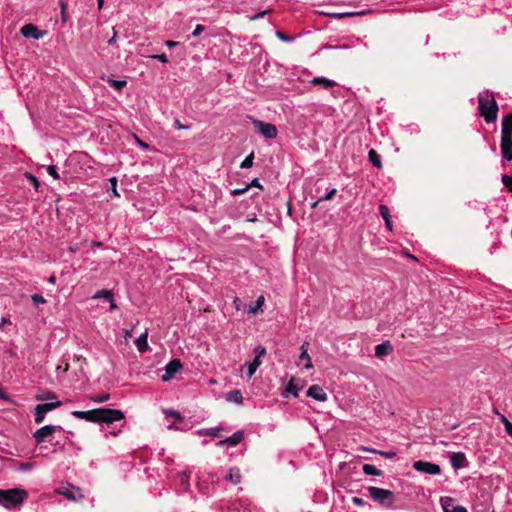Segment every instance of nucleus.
Listing matches in <instances>:
<instances>
[{
    "label": "nucleus",
    "instance_id": "52",
    "mask_svg": "<svg viewBox=\"0 0 512 512\" xmlns=\"http://www.w3.org/2000/svg\"><path fill=\"white\" fill-rule=\"evenodd\" d=\"M34 464L31 462H25L20 464V469L23 471L31 470L33 468Z\"/></svg>",
    "mask_w": 512,
    "mask_h": 512
},
{
    "label": "nucleus",
    "instance_id": "43",
    "mask_svg": "<svg viewBox=\"0 0 512 512\" xmlns=\"http://www.w3.org/2000/svg\"><path fill=\"white\" fill-rule=\"evenodd\" d=\"M254 354H255V357H258V359H260L262 356H264L266 354V348L263 346H257L254 349Z\"/></svg>",
    "mask_w": 512,
    "mask_h": 512
},
{
    "label": "nucleus",
    "instance_id": "49",
    "mask_svg": "<svg viewBox=\"0 0 512 512\" xmlns=\"http://www.w3.org/2000/svg\"><path fill=\"white\" fill-rule=\"evenodd\" d=\"M0 398L6 402L13 403L12 398L0 387Z\"/></svg>",
    "mask_w": 512,
    "mask_h": 512
},
{
    "label": "nucleus",
    "instance_id": "61",
    "mask_svg": "<svg viewBox=\"0 0 512 512\" xmlns=\"http://www.w3.org/2000/svg\"><path fill=\"white\" fill-rule=\"evenodd\" d=\"M246 190H247V188H244V189H236V190H234V191H233V194H234V195H238V194L243 193V192H244V191H246Z\"/></svg>",
    "mask_w": 512,
    "mask_h": 512
},
{
    "label": "nucleus",
    "instance_id": "48",
    "mask_svg": "<svg viewBox=\"0 0 512 512\" xmlns=\"http://www.w3.org/2000/svg\"><path fill=\"white\" fill-rule=\"evenodd\" d=\"M276 36L278 39L284 41V42H290L292 41V38L290 36L285 35L284 33L277 31Z\"/></svg>",
    "mask_w": 512,
    "mask_h": 512
},
{
    "label": "nucleus",
    "instance_id": "56",
    "mask_svg": "<svg viewBox=\"0 0 512 512\" xmlns=\"http://www.w3.org/2000/svg\"><path fill=\"white\" fill-rule=\"evenodd\" d=\"M179 43L176 42V41H171V40H167L165 42V45L168 47V48H173V47H176Z\"/></svg>",
    "mask_w": 512,
    "mask_h": 512
},
{
    "label": "nucleus",
    "instance_id": "7",
    "mask_svg": "<svg viewBox=\"0 0 512 512\" xmlns=\"http://www.w3.org/2000/svg\"><path fill=\"white\" fill-rule=\"evenodd\" d=\"M413 468L420 473L429 474V475H439L441 473V468L438 464L428 462V461H415L413 463Z\"/></svg>",
    "mask_w": 512,
    "mask_h": 512
},
{
    "label": "nucleus",
    "instance_id": "8",
    "mask_svg": "<svg viewBox=\"0 0 512 512\" xmlns=\"http://www.w3.org/2000/svg\"><path fill=\"white\" fill-rule=\"evenodd\" d=\"M182 369V363L180 359H173L169 361L165 366V372L161 376L162 381L167 382L175 377V375Z\"/></svg>",
    "mask_w": 512,
    "mask_h": 512
},
{
    "label": "nucleus",
    "instance_id": "21",
    "mask_svg": "<svg viewBox=\"0 0 512 512\" xmlns=\"http://www.w3.org/2000/svg\"><path fill=\"white\" fill-rule=\"evenodd\" d=\"M147 338H148V331L146 330L144 333H142L135 341V344L137 346V349L139 350V352L143 353V352H146L148 350V342H147Z\"/></svg>",
    "mask_w": 512,
    "mask_h": 512
},
{
    "label": "nucleus",
    "instance_id": "22",
    "mask_svg": "<svg viewBox=\"0 0 512 512\" xmlns=\"http://www.w3.org/2000/svg\"><path fill=\"white\" fill-rule=\"evenodd\" d=\"M221 430H222V428L219 426L212 427V428H203V429H198L197 431H195V434L198 436L218 437L219 432Z\"/></svg>",
    "mask_w": 512,
    "mask_h": 512
},
{
    "label": "nucleus",
    "instance_id": "32",
    "mask_svg": "<svg viewBox=\"0 0 512 512\" xmlns=\"http://www.w3.org/2000/svg\"><path fill=\"white\" fill-rule=\"evenodd\" d=\"M362 450L364 451H369V452H373V453H378L382 456H384L385 458H388V459H392L396 456V453L393 452V451H380V450H376V449H372V448H367V447H363Z\"/></svg>",
    "mask_w": 512,
    "mask_h": 512
},
{
    "label": "nucleus",
    "instance_id": "1",
    "mask_svg": "<svg viewBox=\"0 0 512 512\" xmlns=\"http://www.w3.org/2000/svg\"><path fill=\"white\" fill-rule=\"evenodd\" d=\"M72 415L77 419H83L89 422H99L106 424L109 428L114 422L124 419V413L118 409L98 408L90 411H73Z\"/></svg>",
    "mask_w": 512,
    "mask_h": 512
},
{
    "label": "nucleus",
    "instance_id": "33",
    "mask_svg": "<svg viewBox=\"0 0 512 512\" xmlns=\"http://www.w3.org/2000/svg\"><path fill=\"white\" fill-rule=\"evenodd\" d=\"M364 12H342V13H332L330 14L331 17L336 19H341L343 17H352L356 15H362Z\"/></svg>",
    "mask_w": 512,
    "mask_h": 512
},
{
    "label": "nucleus",
    "instance_id": "25",
    "mask_svg": "<svg viewBox=\"0 0 512 512\" xmlns=\"http://www.w3.org/2000/svg\"><path fill=\"white\" fill-rule=\"evenodd\" d=\"M226 400L229 402H233L236 404H242L243 403V396L240 390H233L226 394Z\"/></svg>",
    "mask_w": 512,
    "mask_h": 512
},
{
    "label": "nucleus",
    "instance_id": "23",
    "mask_svg": "<svg viewBox=\"0 0 512 512\" xmlns=\"http://www.w3.org/2000/svg\"><path fill=\"white\" fill-rule=\"evenodd\" d=\"M312 84L321 85L325 89L332 88L336 85V82L325 77H314L311 80Z\"/></svg>",
    "mask_w": 512,
    "mask_h": 512
},
{
    "label": "nucleus",
    "instance_id": "29",
    "mask_svg": "<svg viewBox=\"0 0 512 512\" xmlns=\"http://www.w3.org/2000/svg\"><path fill=\"white\" fill-rule=\"evenodd\" d=\"M368 158L375 167L380 168L382 166L380 155L374 149L369 150Z\"/></svg>",
    "mask_w": 512,
    "mask_h": 512
},
{
    "label": "nucleus",
    "instance_id": "5",
    "mask_svg": "<svg viewBox=\"0 0 512 512\" xmlns=\"http://www.w3.org/2000/svg\"><path fill=\"white\" fill-rule=\"evenodd\" d=\"M62 427L59 425H45L38 430H36L33 434V437L38 445L44 443L45 441L52 442V435L55 432L62 431Z\"/></svg>",
    "mask_w": 512,
    "mask_h": 512
},
{
    "label": "nucleus",
    "instance_id": "35",
    "mask_svg": "<svg viewBox=\"0 0 512 512\" xmlns=\"http://www.w3.org/2000/svg\"><path fill=\"white\" fill-rule=\"evenodd\" d=\"M379 213L384 220L391 219L390 210L386 205L381 204L379 206Z\"/></svg>",
    "mask_w": 512,
    "mask_h": 512
},
{
    "label": "nucleus",
    "instance_id": "59",
    "mask_svg": "<svg viewBox=\"0 0 512 512\" xmlns=\"http://www.w3.org/2000/svg\"><path fill=\"white\" fill-rule=\"evenodd\" d=\"M385 221V224H386V227L391 230L392 229V221L391 219H387V220H384Z\"/></svg>",
    "mask_w": 512,
    "mask_h": 512
},
{
    "label": "nucleus",
    "instance_id": "31",
    "mask_svg": "<svg viewBox=\"0 0 512 512\" xmlns=\"http://www.w3.org/2000/svg\"><path fill=\"white\" fill-rule=\"evenodd\" d=\"M107 82L110 85V87L114 88L117 91H121L127 84L125 80H114L111 78H108Z\"/></svg>",
    "mask_w": 512,
    "mask_h": 512
},
{
    "label": "nucleus",
    "instance_id": "45",
    "mask_svg": "<svg viewBox=\"0 0 512 512\" xmlns=\"http://www.w3.org/2000/svg\"><path fill=\"white\" fill-rule=\"evenodd\" d=\"M134 139H135V142L137 143V145L142 149V150H148L149 148V145L145 142H143L141 139H139L138 136L136 135H133Z\"/></svg>",
    "mask_w": 512,
    "mask_h": 512
},
{
    "label": "nucleus",
    "instance_id": "51",
    "mask_svg": "<svg viewBox=\"0 0 512 512\" xmlns=\"http://www.w3.org/2000/svg\"><path fill=\"white\" fill-rule=\"evenodd\" d=\"M151 58L157 59V60H159L162 63H167L168 62V57H167L166 54L153 55V56H151Z\"/></svg>",
    "mask_w": 512,
    "mask_h": 512
},
{
    "label": "nucleus",
    "instance_id": "53",
    "mask_svg": "<svg viewBox=\"0 0 512 512\" xmlns=\"http://www.w3.org/2000/svg\"><path fill=\"white\" fill-rule=\"evenodd\" d=\"M6 325H11V321L8 318L2 317L0 321V329L4 330Z\"/></svg>",
    "mask_w": 512,
    "mask_h": 512
},
{
    "label": "nucleus",
    "instance_id": "36",
    "mask_svg": "<svg viewBox=\"0 0 512 512\" xmlns=\"http://www.w3.org/2000/svg\"><path fill=\"white\" fill-rule=\"evenodd\" d=\"M298 390H299V387L297 385H295L292 381L289 382V384L287 385V388H286V392L289 394H292L294 397L298 396Z\"/></svg>",
    "mask_w": 512,
    "mask_h": 512
},
{
    "label": "nucleus",
    "instance_id": "13",
    "mask_svg": "<svg viewBox=\"0 0 512 512\" xmlns=\"http://www.w3.org/2000/svg\"><path fill=\"white\" fill-rule=\"evenodd\" d=\"M21 34L24 36V37H27V38H33V39H40L43 37V32L40 31L35 25L33 24H26L24 26H22L21 30H20Z\"/></svg>",
    "mask_w": 512,
    "mask_h": 512
},
{
    "label": "nucleus",
    "instance_id": "63",
    "mask_svg": "<svg viewBox=\"0 0 512 512\" xmlns=\"http://www.w3.org/2000/svg\"><path fill=\"white\" fill-rule=\"evenodd\" d=\"M55 281H56V277H55L54 275H52V276H50V277L48 278V282H49V283H51V284H54V283H55Z\"/></svg>",
    "mask_w": 512,
    "mask_h": 512
},
{
    "label": "nucleus",
    "instance_id": "12",
    "mask_svg": "<svg viewBox=\"0 0 512 512\" xmlns=\"http://www.w3.org/2000/svg\"><path fill=\"white\" fill-rule=\"evenodd\" d=\"M306 394L308 397L313 398L314 400L319 402H325L328 398L324 389L317 384L311 385L308 388Z\"/></svg>",
    "mask_w": 512,
    "mask_h": 512
},
{
    "label": "nucleus",
    "instance_id": "62",
    "mask_svg": "<svg viewBox=\"0 0 512 512\" xmlns=\"http://www.w3.org/2000/svg\"><path fill=\"white\" fill-rule=\"evenodd\" d=\"M29 178H30V179H32L33 184H34L35 186H37V185H38V180H37V178H36V177H34L33 175L29 174Z\"/></svg>",
    "mask_w": 512,
    "mask_h": 512
},
{
    "label": "nucleus",
    "instance_id": "38",
    "mask_svg": "<svg viewBox=\"0 0 512 512\" xmlns=\"http://www.w3.org/2000/svg\"><path fill=\"white\" fill-rule=\"evenodd\" d=\"M109 182L111 184V194L113 196L118 197L119 193L117 191V178L115 176H113V177L109 178Z\"/></svg>",
    "mask_w": 512,
    "mask_h": 512
},
{
    "label": "nucleus",
    "instance_id": "19",
    "mask_svg": "<svg viewBox=\"0 0 512 512\" xmlns=\"http://www.w3.org/2000/svg\"><path fill=\"white\" fill-rule=\"evenodd\" d=\"M501 154L506 161H512V141L501 139Z\"/></svg>",
    "mask_w": 512,
    "mask_h": 512
},
{
    "label": "nucleus",
    "instance_id": "10",
    "mask_svg": "<svg viewBox=\"0 0 512 512\" xmlns=\"http://www.w3.org/2000/svg\"><path fill=\"white\" fill-rule=\"evenodd\" d=\"M454 498L450 496H443L440 498V505L443 512H468L464 506H453Z\"/></svg>",
    "mask_w": 512,
    "mask_h": 512
},
{
    "label": "nucleus",
    "instance_id": "37",
    "mask_svg": "<svg viewBox=\"0 0 512 512\" xmlns=\"http://www.w3.org/2000/svg\"><path fill=\"white\" fill-rule=\"evenodd\" d=\"M91 399L95 403H104L110 399V394L103 393L101 395L94 396Z\"/></svg>",
    "mask_w": 512,
    "mask_h": 512
},
{
    "label": "nucleus",
    "instance_id": "27",
    "mask_svg": "<svg viewBox=\"0 0 512 512\" xmlns=\"http://www.w3.org/2000/svg\"><path fill=\"white\" fill-rule=\"evenodd\" d=\"M362 470L364 474L369 476H380L382 475V471L379 470L377 467L371 464H364L362 467Z\"/></svg>",
    "mask_w": 512,
    "mask_h": 512
},
{
    "label": "nucleus",
    "instance_id": "16",
    "mask_svg": "<svg viewBox=\"0 0 512 512\" xmlns=\"http://www.w3.org/2000/svg\"><path fill=\"white\" fill-rule=\"evenodd\" d=\"M394 348L390 341H384L375 347V356L382 358L393 352Z\"/></svg>",
    "mask_w": 512,
    "mask_h": 512
},
{
    "label": "nucleus",
    "instance_id": "57",
    "mask_svg": "<svg viewBox=\"0 0 512 512\" xmlns=\"http://www.w3.org/2000/svg\"><path fill=\"white\" fill-rule=\"evenodd\" d=\"M233 304H234L235 308L237 310H239L241 307V300L238 297H235L233 300Z\"/></svg>",
    "mask_w": 512,
    "mask_h": 512
},
{
    "label": "nucleus",
    "instance_id": "6",
    "mask_svg": "<svg viewBox=\"0 0 512 512\" xmlns=\"http://www.w3.org/2000/svg\"><path fill=\"white\" fill-rule=\"evenodd\" d=\"M62 405L61 401H54L44 404H39L35 407L34 421L40 424L44 421L46 414Z\"/></svg>",
    "mask_w": 512,
    "mask_h": 512
},
{
    "label": "nucleus",
    "instance_id": "28",
    "mask_svg": "<svg viewBox=\"0 0 512 512\" xmlns=\"http://www.w3.org/2000/svg\"><path fill=\"white\" fill-rule=\"evenodd\" d=\"M112 296L113 293L110 290L102 289L94 294L93 299H104L108 302H112Z\"/></svg>",
    "mask_w": 512,
    "mask_h": 512
},
{
    "label": "nucleus",
    "instance_id": "4",
    "mask_svg": "<svg viewBox=\"0 0 512 512\" xmlns=\"http://www.w3.org/2000/svg\"><path fill=\"white\" fill-rule=\"evenodd\" d=\"M367 492L369 497L382 506L391 507L395 502V495L391 490L369 486Z\"/></svg>",
    "mask_w": 512,
    "mask_h": 512
},
{
    "label": "nucleus",
    "instance_id": "58",
    "mask_svg": "<svg viewBox=\"0 0 512 512\" xmlns=\"http://www.w3.org/2000/svg\"><path fill=\"white\" fill-rule=\"evenodd\" d=\"M109 303H110L111 310H116L118 308V306L114 302V296H112V302H109Z\"/></svg>",
    "mask_w": 512,
    "mask_h": 512
},
{
    "label": "nucleus",
    "instance_id": "60",
    "mask_svg": "<svg viewBox=\"0 0 512 512\" xmlns=\"http://www.w3.org/2000/svg\"><path fill=\"white\" fill-rule=\"evenodd\" d=\"M104 5V0H97V8L98 10H101Z\"/></svg>",
    "mask_w": 512,
    "mask_h": 512
},
{
    "label": "nucleus",
    "instance_id": "3",
    "mask_svg": "<svg viewBox=\"0 0 512 512\" xmlns=\"http://www.w3.org/2000/svg\"><path fill=\"white\" fill-rule=\"evenodd\" d=\"M28 498V492L21 488L0 489V505L6 509L20 507Z\"/></svg>",
    "mask_w": 512,
    "mask_h": 512
},
{
    "label": "nucleus",
    "instance_id": "42",
    "mask_svg": "<svg viewBox=\"0 0 512 512\" xmlns=\"http://www.w3.org/2000/svg\"><path fill=\"white\" fill-rule=\"evenodd\" d=\"M31 299L35 305L44 304L46 302L45 298L40 294H33Z\"/></svg>",
    "mask_w": 512,
    "mask_h": 512
},
{
    "label": "nucleus",
    "instance_id": "50",
    "mask_svg": "<svg viewBox=\"0 0 512 512\" xmlns=\"http://www.w3.org/2000/svg\"><path fill=\"white\" fill-rule=\"evenodd\" d=\"M165 413H166V415H168V416H172V417H174L176 420H179V421H180V420H182V417H181V415L179 414V412H177V411H175V410H168V411H166Z\"/></svg>",
    "mask_w": 512,
    "mask_h": 512
},
{
    "label": "nucleus",
    "instance_id": "14",
    "mask_svg": "<svg viewBox=\"0 0 512 512\" xmlns=\"http://www.w3.org/2000/svg\"><path fill=\"white\" fill-rule=\"evenodd\" d=\"M58 492L59 494L64 495L66 498L71 500H79L84 497L80 488L74 486L63 487L59 489Z\"/></svg>",
    "mask_w": 512,
    "mask_h": 512
},
{
    "label": "nucleus",
    "instance_id": "24",
    "mask_svg": "<svg viewBox=\"0 0 512 512\" xmlns=\"http://www.w3.org/2000/svg\"><path fill=\"white\" fill-rule=\"evenodd\" d=\"M35 399L37 401H45V400H52V402L58 401L55 392L49 391V390L40 391L39 393L36 394Z\"/></svg>",
    "mask_w": 512,
    "mask_h": 512
},
{
    "label": "nucleus",
    "instance_id": "18",
    "mask_svg": "<svg viewBox=\"0 0 512 512\" xmlns=\"http://www.w3.org/2000/svg\"><path fill=\"white\" fill-rule=\"evenodd\" d=\"M308 345H309V343L306 341L301 345V354L299 356L300 361H305V363H304L305 369L313 368V364H312L310 355L308 354Z\"/></svg>",
    "mask_w": 512,
    "mask_h": 512
},
{
    "label": "nucleus",
    "instance_id": "44",
    "mask_svg": "<svg viewBox=\"0 0 512 512\" xmlns=\"http://www.w3.org/2000/svg\"><path fill=\"white\" fill-rule=\"evenodd\" d=\"M503 419L505 431L512 438V422L508 421L505 417Z\"/></svg>",
    "mask_w": 512,
    "mask_h": 512
},
{
    "label": "nucleus",
    "instance_id": "30",
    "mask_svg": "<svg viewBox=\"0 0 512 512\" xmlns=\"http://www.w3.org/2000/svg\"><path fill=\"white\" fill-rule=\"evenodd\" d=\"M261 364V360L258 359V357H254L253 361L250 362L247 366V375L248 377H251L252 375H254V373L256 372V370L258 369V367L260 366Z\"/></svg>",
    "mask_w": 512,
    "mask_h": 512
},
{
    "label": "nucleus",
    "instance_id": "15",
    "mask_svg": "<svg viewBox=\"0 0 512 512\" xmlns=\"http://www.w3.org/2000/svg\"><path fill=\"white\" fill-rule=\"evenodd\" d=\"M501 139L512 141V114L502 119Z\"/></svg>",
    "mask_w": 512,
    "mask_h": 512
},
{
    "label": "nucleus",
    "instance_id": "20",
    "mask_svg": "<svg viewBox=\"0 0 512 512\" xmlns=\"http://www.w3.org/2000/svg\"><path fill=\"white\" fill-rule=\"evenodd\" d=\"M225 479L233 484H239L242 476L238 467H231L225 476Z\"/></svg>",
    "mask_w": 512,
    "mask_h": 512
},
{
    "label": "nucleus",
    "instance_id": "40",
    "mask_svg": "<svg viewBox=\"0 0 512 512\" xmlns=\"http://www.w3.org/2000/svg\"><path fill=\"white\" fill-rule=\"evenodd\" d=\"M337 193L335 188L330 189L324 196L319 198V201H328L331 200Z\"/></svg>",
    "mask_w": 512,
    "mask_h": 512
},
{
    "label": "nucleus",
    "instance_id": "55",
    "mask_svg": "<svg viewBox=\"0 0 512 512\" xmlns=\"http://www.w3.org/2000/svg\"><path fill=\"white\" fill-rule=\"evenodd\" d=\"M174 127L179 129V130L188 129L189 128V126L183 125L178 119H176L174 121Z\"/></svg>",
    "mask_w": 512,
    "mask_h": 512
},
{
    "label": "nucleus",
    "instance_id": "41",
    "mask_svg": "<svg viewBox=\"0 0 512 512\" xmlns=\"http://www.w3.org/2000/svg\"><path fill=\"white\" fill-rule=\"evenodd\" d=\"M47 173L56 180H58L60 178V176L57 172L56 166H54V165H49L47 167Z\"/></svg>",
    "mask_w": 512,
    "mask_h": 512
},
{
    "label": "nucleus",
    "instance_id": "9",
    "mask_svg": "<svg viewBox=\"0 0 512 512\" xmlns=\"http://www.w3.org/2000/svg\"><path fill=\"white\" fill-rule=\"evenodd\" d=\"M258 132L261 133L265 138L274 139L277 136V128L274 124L266 123L263 121L256 120L254 122Z\"/></svg>",
    "mask_w": 512,
    "mask_h": 512
},
{
    "label": "nucleus",
    "instance_id": "64",
    "mask_svg": "<svg viewBox=\"0 0 512 512\" xmlns=\"http://www.w3.org/2000/svg\"><path fill=\"white\" fill-rule=\"evenodd\" d=\"M251 185L260 187V184H259L258 179H254V180L251 182Z\"/></svg>",
    "mask_w": 512,
    "mask_h": 512
},
{
    "label": "nucleus",
    "instance_id": "47",
    "mask_svg": "<svg viewBox=\"0 0 512 512\" xmlns=\"http://www.w3.org/2000/svg\"><path fill=\"white\" fill-rule=\"evenodd\" d=\"M351 501H352V503H353V504H355L356 506H360V507H362V506H365V505H366V502H365L362 498H360V497H356V496H354V497H352Z\"/></svg>",
    "mask_w": 512,
    "mask_h": 512
},
{
    "label": "nucleus",
    "instance_id": "46",
    "mask_svg": "<svg viewBox=\"0 0 512 512\" xmlns=\"http://www.w3.org/2000/svg\"><path fill=\"white\" fill-rule=\"evenodd\" d=\"M205 27L203 25H196L194 31L192 32V37H198L203 31Z\"/></svg>",
    "mask_w": 512,
    "mask_h": 512
},
{
    "label": "nucleus",
    "instance_id": "17",
    "mask_svg": "<svg viewBox=\"0 0 512 512\" xmlns=\"http://www.w3.org/2000/svg\"><path fill=\"white\" fill-rule=\"evenodd\" d=\"M450 463L454 469H459V468L465 467L467 464V459H466L465 454L462 452L453 453L450 457Z\"/></svg>",
    "mask_w": 512,
    "mask_h": 512
},
{
    "label": "nucleus",
    "instance_id": "39",
    "mask_svg": "<svg viewBox=\"0 0 512 512\" xmlns=\"http://www.w3.org/2000/svg\"><path fill=\"white\" fill-rule=\"evenodd\" d=\"M502 183L503 185L509 189L510 192H512V176L510 175H503L502 176Z\"/></svg>",
    "mask_w": 512,
    "mask_h": 512
},
{
    "label": "nucleus",
    "instance_id": "11",
    "mask_svg": "<svg viewBox=\"0 0 512 512\" xmlns=\"http://www.w3.org/2000/svg\"><path fill=\"white\" fill-rule=\"evenodd\" d=\"M244 439V433L242 430H238L235 433H233L231 436L220 440L216 443L218 447H222L224 445H227L229 447H236L240 442H242Z\"/></svg>",
    "mask_w": 512,
    "mask_h": 512
},
{
    "label": "nucleus",
    "instance_id": "54",
    "mask_svg": "<svg viewBox=\"0 0 512 512\" xmlns=\"http://www.w3.org/2000/svg\"><path fill=\"white\" fill-rule=\"evenodd\" d=\"M269 13V10H265V11H262V12H259L257 13L256 15H254L253 17H251L252 20H258V19H261L263 18L266 14Z\"/></svg>",
    "mask_w": 512,
    "mask_h": 512
},
{
    "label": "nucleus",
    "instance_id": "34",
    "mask_svg": "<svg viewBox=\"0 0 512 512\" xmlns=\"http://www.w3.org/2000/svg\"><path fill=\"white\" fill-rule=\"evenodd\" d=\"M253 159H254V155L253 153H250L248 156L245 157V159L241 162L240 164V167L241 168H244V169H247V168H250L252 167L253 165Z\"/></svg>",
    "mask_w": 512,
    "mask_h": 512
},
{
    "label": "nucleus",
    "instance_id": "2",
    "mask_svg": "<svg viewBox=\"0 0 512 512\" xmlns=\"http://www.w3.org/2000/svg\"><path fill=\"white\" fill-rule=\"evenodd\" d=\"M478 110L487 123H492L497 119L498 106L494 95L489 91L481 92L478 96Z\"/></svg>",
    "mask_w": 512,
    "mask_h": 512
},
{
    "label": "nucleus",
    "instance_id": "26",
    "mask_svg": "<svg viewBox=\"0 0 512 512\" xmlns=\"http://www.w3.org/2000/svg\"><path fill=\"white\" fill-rule=\"evenodd\" d=\"M264 302H265L264 296L260 295L257 298V300L255 301V303L253 305L249 306L248 313L249 314H256L262 308V306L264 305Z\"/></svg>",
    "mask_w": 512,
    "mask_h": 512
}]
</instances>
